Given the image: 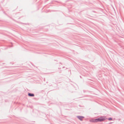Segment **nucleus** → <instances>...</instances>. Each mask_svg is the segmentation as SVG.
I'll list each match as a JSON object with an SVG mask.
<instances>
[{
	"mask_svg": "<svg viewBox=\"0 0 124 124\" xmlns=\"http://www.w3.org/2000/svg\"><path fill=\"white\" fill-rule=\"evenodd\" d=\"M106 119V117L105 116H102L100 118L94 119H91L90 121L92 122H99L102 121Z\"/></svg>",
	"mask_w": 124,
	"mask_h": 124,
	"instance_id": "nucleus-1",
	"label": "nucleus"
},
{
	"mask_svg": "<svg viewBox=\"0 0 124 124\" xmlns=\"http://www.w3.org/2000/svg\"><path fill=\"white\" fill-rule=\"evenodd\" d=\"M78 117L81 121L82 120V119L84 118V117L82 116H78Z\"/></svg>",
	"mask_w": 124,
	"mask_h": 124,
	"instance_id": "nucleus-2",
	"label": "nucleus"
},
{
	"mask_svg": "<svg viewBox=\"0 0 124 124\" xmlns=\"http://www.w3.org/2000/svg\"><path fill=\"white\" fill-rule=\"evenodd\" d=\"M28 95L29 96H34V95L33 94L30 93L28 94Z\"/></svg>",
	"mask_w": 124,
	"mask_h": 124,
	"instance_id": "nucleus-3",
	"label": "nucleus"
},
{
	"mask_svg": "<svg viewBox=\"0 0 124 124\" xmlns=\"http://www.w3.org/2000/svg\"><path fill=\"white\" fill-rule=\"evenodd\" d=\"M108 120H112V119L111 118H108Z\"/></svg>",
	"mask_w": 124,
	"mask_h": 124,
	"instance_id": "nucleus-4",
	"label": "nucleus"
}]
</instances>
